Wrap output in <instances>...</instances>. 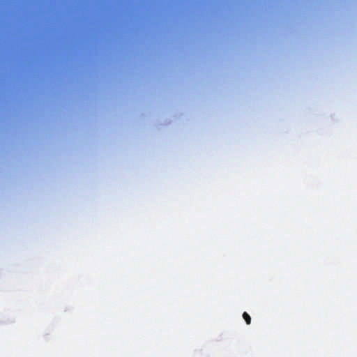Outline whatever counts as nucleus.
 Instances as JSON below:
<instances>
[{
	"label": "nucleus",
	"mask_w": 357,
	"mask_h": 357,
	"mask_svg": "<svg viewBox=\"0 0 357 357\" xmlns=\"http://www.w3.org/2000/svg\"><path fill=\"white\" fill-rule=\"evenodd\" d=\"M243 317L245 321L246 322V324L248 325H250V323H251V317H250V316L246 312H245L243 314Z\"/></svg>",
	"instance_id": "f257e3e1"
}]
</instances>
